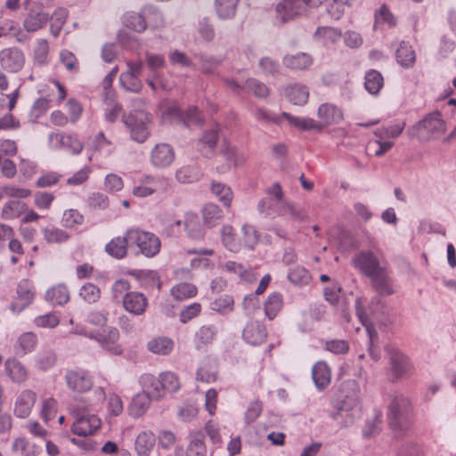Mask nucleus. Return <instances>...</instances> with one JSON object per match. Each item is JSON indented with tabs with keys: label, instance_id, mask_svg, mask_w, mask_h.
I'll return each mask as SVG.
<instances>
[{
	"label": "nucleus",
	"instance_id": "c85d7f7f",
	"mask_svg": "<svg viewBox=\"0 0 456 456\" xmlns=\"http://www.w3.org/2000/svg\"><path fill=\"white\" fill-rule=\"evenodd\" d=\"M155 435L150 430H144L138 434L134 441V451L137 456H150L155 446Z\"/></svg>",
	"mask_w": 456,
	"mask_h": 456
},
{
	"label": "nucleus",
	"instance_id": "5fc2aeb1",
	"mask_svg": "<svg viewBox=\"0 0 456 456\" xmlns=\"http://www.w3.org/2000/svg\"><path fill=\"white\" fill-rule=\"evenodd\" d=\"M283 201H275L273 198L265 197L259 200L257 204V211L265 216H279L280 208Z\"/></svg>",
	"mask_w": 456,
	"mask_h": 456
},
{
	"label": "nucleus",
	"instance_id": "bb28decb",
	"mask_svg": "<svg viewBox=\"0 0 456 456\" xmlns=\"http://www.w3.org/2000/svg\"><path fill=\"white\" fill-rule=\"evenodd\" d=\"M283 95L294 105H305L309 98V91L306 86L294 84L283 88Z\"/></svg>",
	"mask_w": 456,
	"mask_h": 456
},
{
	"label": "nucleus",
	"instance_id": "9d476101",
	"mask_svg": "<svg viewBox=\"0 0 456 456\" xmlns=\"http://www.w3.org/2000/svg\"><path fill=\"white\" fill-rule=\"evenodd\" d=\"M389 365L393 382L410 377L414 369L410 358L397 349L389 351Z\"/></svg>",
	"mask_w": 456,
	"mask_h": 456
},
{
	"label": "nucleus",
	"instance_id": "7ed1b4c3",
	"mask_svg": "<svg viewBox=\"0 0 456 456\" xmlns=\"http://www.w3.org/2000/svg\"><path fill=\"white\" fill-rule=\"evenodd\" d=\"M390 402L387 406V419L390 428L395 431H403L411 411L410 399L399 392H394L389 395Z\"/></svg>",
	"mask_w": 456,
	"mask_h": 456
},
{
	"label": "nucleus",
	"instance_id": "dca6fc26",
	"mask_svg": "<svg viewBox=\"0 0 456 456\" xmlns=\"http://www.w3.org/2000/svg\"><path fill=\"white\" fill-rule=\"evenodd\" d=\"M304 11L302 0H282L276 5V19L285 23L300 15Z\"/></svg>",
	"mask_w": 456,
	"mask_h": 456
},
{
	"label": "nucleus",
	"instance_id": "7c9ffc66",
	"mask_svg": "<svg viewBox=\"0 0 456 456\" xmlns=\"http://www.w3.org/2000/svg\"><path fill=\"white\" fill-rule=\"evenodd\" d=\"M9 37H14L18 43H24L28 40V36L14 20L3 18L0 20V38Z\"/></svg>",
	"mask_w": 456,
	"mask_h": 456
},
{
	"label": "nucleus",
	"instance_id": "864d4df0",
	"mask_svg": "<svg viewBox=\"0 0 456 456\" xmlns=\"http://www.w3.org/2000/svg\"><path fill=\"white\" fill-rule=\"evenodd\" d=\"M203 220L207 226H216L223 218L222 209L214 203L207 204L202 210Z\"/></svg>",
	"mask_w": 456,
	"mask_h": 456
},
{
	"label": "nucleus",
	"instance_id": "4d7b16f0",
	"mask_svg": "<svg viewBox=\"0 0 456 456\" xmlns=\"http://www.w3.org/2000/svg\"><path fill=\"white\" fill-rule=\"evenodd\" d=\"M172 296L179 301H183L197 295V288L192 283L181 282L171 289Z\"/></svg>",
	"mask_w": 456,
	"mask_h": 456
},
{
	"label": "nucleus",
	"instance_id": "6e6d98bb",
	"mask_svg": "<svg viewBox=\"0 0 456 456\" xmlns=\"http://www.w3.org/2000/svg\"><path fill=\"white\" fill-rule=\"evenodd\" d=\"M145 61L147 68L151 74H153L154 78L160 77V69L165 66V57L162 54L154 53L151 52L145 53Z\"/></svg>",
	"mask_w": 456,
	"mask_h": 456
},
{
	"label": "nucleus",
	"instance_id": "13d9d810",
	"mask_svg": "<svg viewBox=\"0 0 456 456\" xmlns=\"http://www.w3.org/2000/svg\"><path fill=\"white\" fill-rule=\"evenodd\" d=\"M234 299L230 295H223L210 303L211 310L221 314H227L233 310Z\"/></svg>",
	"mask_w": 456,
	"mask_h": 456
},
{
	"label": "nucleus",
	"instance_id": "680f3d73",
	"mask_svg": "<svg viewBox=\"0 0 456 456\" xmlns=\"http://www.w3.org/2000/svg\"><path fill=\"white\" fill-rule=\"evenodd\" d=\"M279 216H288L294 221H303L306 217L305 211L296 205L283 201Z\"/></svg>",
	"mask_w": 456,
	"mask_h": 456
},
{
	"label": "nucleus",
	"instance_id": "a18cd8bd",
	"mask_svg": "<svg viewBox=\"0 0 456 456\" xmlns=\"http://www.w3.org/2000/svg\"><path fill=\"white\" fill-rule=\"evenodd\" d=\"M287 277L292 284L300 287L309 284L312 280L309 271L300 265L289 268Z\"/></svg>",
	"mask_w": 456,
	"mask_h": 456
},
{
	"label": "nucleus",
	"instance_id": "cd10ccee",
	"mask_svg": "<svg viewBox=\"0 0 456 456\" xmlns=\"http://www.w3.org/2000/svg\"><path fill=\"white\" fill-rule=\"evenodd\" d=\"M240 0H214V11L220 20H231L236 17Z\"/></svg>",
	"mask_w": 456,
	"mask_h": 456
},
{
	"label": "nucleus",
	"instance_id": "0eeeda50",
	"mask_svg": "<svg viewBox=\"0 0 456 456\" xmlns=\"http://www.w3.org/2000/svg\"><path fill=\"white\" fill-rule=\"evenodd\" d=\"M352 264L367 278L387 266L386 260L381 256L370 249L359 251L353 258Z\"/></svg>",
	"mask_w": 456,
	"mask_h": 456
},
{
	"label": "nucleus",
	"instance_id": "49530a36",
	"mask_svg": "<svg viewBox=\"0 0 456 456\" xmlns=\"http://www.w3.org/2000/svg\"><path fill=\"white\" fill-rule=\"evenodd\" d=\"M365 89L370 94H378L383 87L384 79L381 73L376 69H370L365 74Z\"/></svg>",
	"mask_w": 456,
	"mask_h": 456
},
{
	"label": "nucleus",
	"instance_id": "39448f33",
	"mask_svg": "<svg viewBox=\"0 0 456 456\" xmlns=\"http://www.w3.org/2000/svg\"><path fill=\"white\" fill-rule=\"evenodd\" d=\"M127 236L131 245L137 246L139 252L146 257H153L160 251V240L152 232L131 228L127 230Z\"/></svg>",
	"mask_w": 456,
	"mask_h": 456
},
{
	"label": "nucleus",
	"instance_id": "c03bdc74",
	"mask_svg": "<svg viewBox=\"0 0 456 456\" xmlns=\"http://www.w3.org/2000/svg\"><path fill=\"white\" fill-rule=\"evenodd\" d=\"M283 305V297L280 292L271 293L265 302V314L269 320H273Z\"/></svg>",
	"mask_w": 456,
	"mask_h": 456
},
{
	"label": "nucleus",
	"instance_id": "ea45409f",
	"mask_svg": "<svg viewBox=\"0 0 456 456\" xmlns=\"http://www.w3.org/2000/svg\"><path fill=\"white\" fill-rule=\"evenodd\" d=\"M190 442L186 450V456H207V448L202 432L190 433Z\"/></svg>",
	"mask_w": 456,
	"mask_h": 456
},
{
	"label": "nucleus",
	"instance_id": "5701e85b",
	"mask_svg": "<svg viewBox=\"0 0 456 456\" xmlns=\"http://www.w3.org/2000/svg\"><path fill=\"white\" fill-rule=\"evenodd\" d=\"M283 65L293 71L308 69L314 63V58L310 53L299 52L296 54H286L282 59Z\"/></svg>",
	"mask_w": 456,
	"mask_h": 456
},
{
	"label": "nucleus",
	"instance_id": "423d86ee",
	"mask_svg": "<svg viewBox=\"0 0 456 456\" xmlns=\"http://www.w3.org/2000/svg\"><path fill=\"white\" fill-rule=\"evenodd\" d=\"M122 121L129 129L131 138L137 142L147 140L150 132L148 125L151 122V115L142 110H133L129 114L122 116Z\"/></svg>",
	"mask_w": 456,
	"mask_h": 456
},
{
	"label": "nucleus",
	"instance_id": "69168bd1",
	"mask_svg": "<svg viewBox=\"0 0 456 456\" xmlns=\"http://www.w3.org/2000/svg\"><path fill=\"white\" fill-rule=\"evenodd\" d=\"M258 66L261 69V73L265 76L275 77L280 73V64L277 61L271 57H262L259 60Z\"/></svg>",
	"mask_w": 456,
	"mask_h": 456
},
{
	"label": "nucleus",
	"instance_id": "b1692460",
	"mask_svg": "<svg viewBox=\"0 0 456 456\" xmlns=\"http://www.w3.org/2000/svg\"><path fill=\"white\" fill-rule=\"evenodd\" d=\"M36 394L29 389L23 390L16 398L14 403V414L20 419L27 418L35 404Z\"/></svg>",
	"mask_w": 456,
	"mask_h": 456
},
{
	"label": "nucleus",
	"instance_id": "412c9836",
	"mask_svg": "<svg viewBox=\"0 0 456 456\" xmlns=\"http://www.w3.org/2000/svg\"><path fill=\"white\" fill-rule=\"evenodd\" d=\"M49 141L55 142L56 146L68 151L72 154H78L83 150L82 142L74 135L63 133H52Z\"/></svg>",
	"mask_w": 456,
	"mask_h": 456
},
{
	"label": "nucleus",
	"instance_id": "ddd939ff",
	"mask_svg": "<svg viewBox=\"0 0 456 456\" xmlns=\"http://www.w3.org/2000/svg\"><path fill=\"white\" fill-rule=\"evenodd\" d=\"M149 14L159 15V12L155 6L149 4L143 6L139 13L126 12L123 17V21L127 28L140 33L147 28L146 16Z\"/></svg>",
	"mask_w": 456,
	"mask_h": 456
},
{
	"label": "nucleus",
	"instance_id": "603ef678",
	"mask_svg": "<svg viewBox=\"0 0 456 456\" xmlns=\"http://www.w3.org/2000/svg\"><path fill=\"white\" fill-rule=\"evenodd\" d=\"M211 191L224 207L230 208L233 195L229 186L220 182L213 181L211 183Z\"/></svg>",
	"mask_w": 456,
	"mask_h": 456
},
{
	"label": "nucleus",
	"instance_id": "052dcab7",
	"mask_svg": "<svg viewBox=\"0 0 456 456\" xmlns=\"http://www.w3.org/2000/svg\"><path fill=\"white\" fill-rule=\"evenodd\" d=\"M216 335V328L214 325H203L195 333L197 346L208 345L213 342Z\"/></svg>",
	"mask_w": 456,
	"mask_h": 456
},
{
	"label": "nucleus",
	"instance_id": "f704fd0d",
	"mask_svg": "<svg viewBox=\"0 0 456 456\" xmlns=\"http://www.w3.org/2000/svg\"><path fill=\"white\" fill-rule=\"evenodd\" d=\"M398 63L403 68H411L416 61V54L411 45L405 41H401L396 46L395 53Z\"/></svg>",
	"mask_w": 456,
	"mask_h": 456
},
{
	"label": "nucleus",
	"instance_id": "09e8293b",
	"mask_svg": "<svg viewBox=\"0 0 456 456\" xmlns=\"http://www.w3.org/2000/svg\"><path fill=\"white\" fill-rule=\"evenodd\" d=\"M57 361L56 354L52 349L41 350L35 358L36 367L43 371L52 369Z\"/></svg>",
	"mask_w": 456,
	"mask_h": 456
},
{
	"label": "nucleus",
	"instance_id": "c756f323",
	"mask_svg": "<svg viewBox=\"0 0 456 456\" xmlns=\"http://www.w3.org/2000/svg\"><path fill=\"white\" fill-rule=\"evenodd\" d=\"M131 245L127 232L123 237H116L112 239L105 246V251L117 259L124 258L127 254V247Z\"/></svg>",
	"mask_w": 456,
	"mask_h": 456
},
{
	"label": "nucleus",
	"instance_id": "bf43d9fd",
	"mask_svg": "<svg viewBox=\"0 0 456 456\" xmlns=\"http://www.w3.org/2000/svg\"><path fill=\"white\" fill-rule=\"evenodd\" d=\"M221 153L225 158L230 167L240 166L245 161L243 155L239 154L236 147L230 143H224L222 146Z\"/></svg>",
	"mask_w": 456,
	"mask_h": 456
},
{
	"label": "nucleus",
	"instance_id": "de8ad7c7",
	"mask_svg": "<svg viewBox=\"0 0 456 456\" xmlns=\"http://www.w3.org/2000/svg\"><path fill=\"white\" fill-rule=\"evenodd\" d=\"M221 240L224 248L229 251L234 253L240 251V243L236 239L234 229L231 225H223L221 229Z\"/></svg>",
	"mask_w": 456,
	"mask_h": 456
},
{
	"label": "nucleus",
	"instance_id": "473e14b6",
	"mask_svg": "<svg viewBox=\"0 0 456 456\" xmlns=\"http://www.w3.org/2000/svg\"><path fill=\"white\" fill-rule=\"evenodd\" d=\"M183 227L189 237L193 240H201L204 237V230L200 218L193 212H187L183 218Z\"/></svg>",
	"mask_w": 456,
	"mask_h": 456
},
{
	"label": "nucleus",
	"instance_id": "2eb2a0df",
	"mask_svg": "<svg viewBox=\"0 0 456 456\" xmlns=\"http://www.w3.org/2000/svg\"><path fill=\"white\" fill-rule=\"evenodd\" d=\"M150 160L151 164L155 167H167L175 160V151L168 143H158L151 151Z\"/></svg>",
	"mask_w": 456,
	"mask_h": 456
},
{
	"label": "nucleus",
	"instance_id": "2f4dec72",
	"mask_svg": "<svg viewBox=\"0 0 456 456\" xmlns=\"http://www.w3.org/2000/svg\"><path fill=\"white\" fill-rule=\"evenodd\" d=\"M151 403L149 392L143 391L134 396L129 406V414L133 418H139L145 414Z\"/></svg>",
	"mask_w": 456,
	"mask_h": 456
},
{
	"label": "nucleus",
	"instance_id": "a19ab883",
	"mask_svg": "<svg viewBox=\"0 0 456 456\" xmlns=\"http://www.w3.org/2000/svg\"><path fill=\"white\" fill-rule=\"evenodd\" d=\"M405 121L397 120L388 126H382L374 131V135L379 139H395L405 128Z\"/></svg>",
	"mask_w": 456,
	"mask_h": 456
},
{
	"label": "nucleus",
	"instance_id": "c9c22d12",
	"mask_svg": "<svg viewBox=\"0 0 456 456\" xmlns=\"http://www.w3.org/2000/svg\"><path fill=\"white\" fill-rule=\"evenodd\" d=\"M45 300L52 305H63L69 300V291L64 284H58L46 290Z\"/></svg>",
	"mask_w": 456,
	"mask_h": 456
},
{
	"label": "nucleus",
	"instance_id": "338daca9",
	"mask_svg": "<svg viewBox=\"0 0 456 456\" xmlns=\"http://www.w3.org/2000/svg\"><path fill=\"white\" fill-rule=\"evenodd\" d=\"M120 82L126 91L138 93L142 88V83L139 77L123 72L120 75Z\"/></svg>",
	"mask_w": 456,
	"mask_h": 456
},
{
	"label": "nucleus",
	"instance_id": "f257e3e1",
	"mask_svg": "<svg viewBox=\"0 0 456 456\" xmlns=\"http://www.w3.org/2000/svg\"><path fill=\"white\" fill-rule=\"evenodd\" d=\"M140 384L144 390H148L151 396L159 399L165 393H175L180 389L181 383L177 374L173 371H164L159 378L150 373L140 377Z\"/></svg>",
	"mask_w": 456,
	"mask_h": 456
},
{
	"label": "nucleus",
	"instance_id": "4468645a",
	"mask_svg": "<svg viewBox=\"0 0 456 456\" xmlns=\"http://www.w3.org/2000/svg\"><path fill=\"white\" fill-rule=\"evenodd\" d=\"M371 289L379 297H387L395 293L394 281L390 275L388 267L369 277Z\"/></svg>",
	"mask_w": 456,
	"mask_h": 456
},
{
	"label": "nucleus",
	"instance_id": "3c124183",
	"mask_svg": "<svg viewBox=\"0 0 456 456\" xmlns=\"http://www.w3.org/2000/svg\"><path fill=\"white\" fill-rule=\"evenodd\" d=\"M26 209L24 202L19 200H10L5 203L1 212V217L5 220L18 218Z\"/></svg>",
	"mask_w": 456,
	"mask_h": 456
},
{
	"label": "nucleus",
	"instance_id": "a878e982",
	"mask_svg": "<svg viewBox=\"0 0 456 456\" xmlns=\"http://www.w3.org/2000/svg\"><path fill=\"white\" fill-rule=\"evenodd\" d=\"M312 378L320 391L327 387L331 380V371L326 362L319 361L312 368Z\"/></svg>",
	"mask_w": 456,
	"mask_h": 456
},
{
	"label": "nucleus",
	"instance_id": "a211bd4d",
	"mask_svg": "<svg viewBox=\"0 0 456 456\" xmlns=\"http://www.w3.org/2000/svg\"><path fill=\"white\" fill-rule=\"evenodd\" d=\"M318 123L322 125V128L327 126L338 124L343 119L342 110L337 105L330 102L322 103L317 110Z\"/></svg>",
	"mask_w": 456,
	"mask_h": 456
},
{
	"label": "nucleus",
	"instance_id": "4be33fe9",
	"mask_svg": "<svg viewBox=\"0 0 456 456\" xmlns=\"http://www.w3.org/2000/svg\"><path fill=\"white\" fill-rule=\"evenodd\" d=\"M122 301L123 307L126 311L134 315L142 314L147 306H148V299L146 296L138 291H131L129 294L126 295Z\"/></svg>",
	"mask_w": 456,
	"mask_h": 456
},
{
	"label": "nucleus",
	"instance_id": "1a4fd4ad",
	"mask_svg": "<svg viewBox=\"0 0 456 456\" xmlns=\"http://www.w3.org/2000/svg\"><path fill=\"white\" fill-rule=\"evenodd\" d=\"M74 418L71 430L82 437L94 435L102 426V421L97 415L85 410L75 411Z\"/></svg>",
	"mask_w": 456,
	"mask_h": 456
},
{
	"label": "nucleus",
	"instance_id": "58836bf2",
	"mask_svg": "<svg viewBox=\"0 0 456 456\" xmlns=\"http://www.w3.org/2000/svg\"><path fill=\"white\" fill-rule=\"evenodd\" d=\"M147 348L155 354L167 355L174 349V341L167 337H157L147 343Z\"/></svg>",
	"mask_w": 456,
	"mask_h": 456
},
{
	"label": "nucleus",
	"instance_id": "393cba45",
	"mask_svg": "<svg viewBox=\"0 0 456 456\" xmlns=\"http://www.w3.org/2000/svg\"><path fill=\"white\" fill-rule=\"evenodd\" d=\"M11 449L15 456H38L43 451L42 445L23 436L14 438Z\"/></svg>",
	"mask_w": 456,
	"mask_h": 456
},
{
	"label": "nucleus",
	"instance_id": "6ab92c4d",
	"mask_svg": "<svg viewBox=\"0 0 456 456\" xmlns=\"http://www.w3.org/2000/svg\"><path fill=\"white\" fill-rule=\"evenodd\" d=\"M267 337V331L264 324L257 321H252L247 323L243 331L242 338L245 342L252 346L263 344Z\"/></svg>",
	"mask_w": 456,
	"mask_h": 456
},
{
	"label": "nucleus",
	"instance_id": "8fccbe9b",
	"mask_svg": "<svg viewBox=\"0 0 456 456\" xmlns=\"http://www.w3.org/2000/svg\"><path fill=\"white\" fill-rule=\"evenodd\" d=\"M195 58L200 63V71L204 74H213L223 61L220 58L205 53L196 54Z\"/></svg>",
	"mask_w": 456,
	"mask_h": 456
},
{
	"label": "nucleus",
	"instance_id": "f8f14e48",
	"mask_svg": "<svg viewBox=\"0 0 456 456\" xmlns=\"http://www.w3.org/2000/svg\"><path fill=\"white\" fill-rule=\"evenodd\" d=\"M25 64V55L17 47L4 48L0 51V65L9 72L20 71Z\"/></svg>",
	"mask_w": 456,
	"mask_h": 456
},
{
	"label": "nucleus",
	"instance_id": "9b49d317",
	"mask_svg": "<svg viewBox=\"0 0 456 456\" xmlns=\"http://www.w3.org/2000/svg\"><path fill=\"white\" fill-rule=\"evenodd\" d=\"M88 338L97 341L101 346L109 353L119 355L122 349L118 345L119 331L115 327H108L102 332H91Z\"/></svg>",
	"mask_w": 456,
	"mask_h": 456
},
{
	"label": "nucleus",
	"instance_id": "37998d69",
	"mask_svg": "<svg viewBox=\"0 0 456 456\" xmlns=\"http://www.w3.org/2000/svg\"><path fill=\"white\" fill-rule=\"evenodd\" d=\"M315 40L323 45L336 44L341 37V32L332 27H319L314 34Z\"/></svg>",
	"mask_w": 456,
	"mask_h": 456
},
{
	"label": "nucleus",
	"instance_id": "e433bc0d",
	"mask_svg": "<svg viewBox=\"0 0 456 456\" xmlns=\"http://www.w3.org/2000/svg\"><path fill=\"white\" fill-rule=\"evenodd\" d=\"M218 140V133L212 129L206 131L198 142V149L207 158L213 156Z\"/></svg>",
	"mask_w": 456,
	"mask_h": 456
},
{
	"label": "nucleus",
	"instance_id": "f03ea898",
	"mask_svg": "<svg viewBox=\"0 0 456 456\" xmlns=\"http://www.w3.org/2000/svg\"><path fill=\"white\" fill-rule=\"evenodd\" d=\"M368 312L369 313H365L359 305H356V314L368 332L370 340V354L374 360H378L379 358V354H374L371 348L374 339L378 338V333L373 328L372 321L379 322L380 318L387 313V307L380 297L376 296L371 298L368 307Z\"/></svg>",
	"mask_w": 456,
	"mask_h": 456
},
{
	"label": "nucleus",
	"instance_id": "f3484780",
	"mask_svg": "<svg viewBox=\"0 0 456 456\" xmlns=\"http://www.w3.org/2000/svg\"><path fill=\"white\" fill-rule=\"evenodd\" d=\"M65 379L68 387L77 393H85L93 386L91 377L83 370H68L65 375Z\"/></svg>",
	"mask_w": 456,
	"mask_h": 456
},
{
	"label": "nucleus",
	"instance_id": "4c0bfd02",
	"mask_svg": "<svg viewBox=\"0 0 456 456\" xmlns=\"http://www.w3.org/2000/svg\"><path fill=\"white\" fill-rule=\"evenodd\" d=\"M201 169L196 164L186 165L176 170L175 178L179 183H191L200 179Z\"/></svg>",
	"mask_w": 456,
	"mask_h": 456
},
{
	"label": "nucleus",
	"instance_id": "0e129e2a",
	"mask_svg": "<svg viewBox=\"0 0 456 456\" xmlns=\"http://www.w3.org/2000/svg\"><path fill=\"white\" fill-rule=\"evenodd\" d=\"M243 244L248 249H254L259 241V234L253 225L244 224L241 228Z\"/></svg>",
	"mask_w": 456,
	"mask_h": 456
},
{
	"label": "nucleus",
	"instance_id": "aec40b11",
	"mask_svg": "<svg viewBox=\"0 0 456 456\" xmlns=\"http://www.w3.org/2000/svg\"><path fill=\"white\" fill-rule=\"evenodd\" d=\"M17 294L18 302L11 305V310L19 314L34 300L35 294L31 282L28 280H21L18 284Z\"/></svg>",
	"mask_w": 456,
	"mask_h": 456
},
{
	"label": "nucleus",
	"instance_id": "e2e57ef3",
	"mask_svg": "<svg viewBox=\"0 0 456 456\" xmlns=\"http://www.w3.org/2000/svg\"><path fill=\"white\" fill-rule=\"evenodd\" d=\"M131 285L127 280L119 279L117 280L111 287L112 298L116 302H122L126 294L131 292Z\"/></svg>",
	"mask_w": 456,
	"mask_h": 456
},
{
	"label": "nucleus",
	"instance_id": "72a5a7b5",
	"mask_svg": "<svg viewBox=\"0 0 456 456\" xmlns=\"http://www.w3.org/2000/svg\"><path fill=\"white\" fill-rule=\"evenodd\" d=\"M5 370L14 383H23L28 376L27 368L17 359L12 358L5 362Z\"/></svg>",
	"mask_w": 456,
	"mask_h": 456
},
{
	"label": "nucleus",
	"instance_id": "6e6552de",
	"mask_svg": "<svg viewBox=\"0 0 456 456\" xmlns=\"http://www.w3.org/2000/svg\"><path fill=\"white\" fill-rule=\"evenodd\" d=\"M27 11L23 20V27L27 32H36L43 28L50 20V15L44 11L43 7L31 0L24 1Z\"/></svg>",
	"mask_w": 456,
	"mask_h": 456
},
{
	"label": "nucleus",
	"instance_id": "20e7f679",
	"mask_svg": "<svg viewBox=\"0 0 456 456\" xmlns=\"http://www.w3.org/2000/svg\"><path fill=\"white\" fill-rule=\"evenodd\" d=\"M445 130V122L442 119L440 112L436 111L414 125L409 130V134L420 142H428L440 138Z\"/></svg>",
	"mask_w": 456,
	"mask_h": 456
},
{
	"label": "nucleus",
	"instance_id": "79ce46f5",
	"mask_svg": "<svg viewBox=\"0 0 456 456\" xmlns=\"http://www.w3.org/2000/svg\"><path fill=\"white\" fill-rule=\"evenodd\" d=\"M37 344V335L33 332H25L19 337L15 344V351L18 354L25 355L34 351Z\"/></svg>",
	"mask_w": 456,
	"mask_h": 456
},
{
	"label": "nucleus",
	"instance_id": "774afa93",
	"mask_svg": "<svg viewBox=\"0 0 456 456\" xmlns=\"http://www.w3.org/2000/svg\"><path fill=\"white\" fill-rule=\"evenodd\" d=\"M79 295L86 302L93 304L97 302L100 298L101 290L96 285L86 283L80 289Z\"/></svg>",
	"mask_w": 456,
	"mask_h": 456
}]
</instances>
